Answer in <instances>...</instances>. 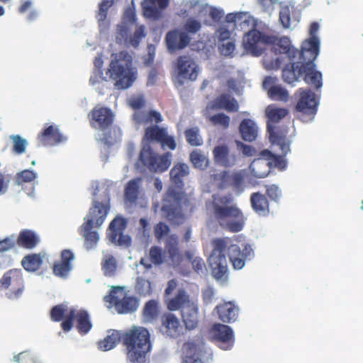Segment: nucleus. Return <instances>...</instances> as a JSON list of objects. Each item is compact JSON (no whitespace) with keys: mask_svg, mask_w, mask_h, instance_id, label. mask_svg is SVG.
Wrapping results in <instances>:
<instances>
[{"mask_svg":"<svg viewBox=\"0 0 363 363\" xmlns=\"http://www.w3.org/2000/svg\"><path fill=\"white\" fill-rule=\"evenodd\" d=\"M280 47V52L282 53H285L288 55L289 58L292 60L296 56H298L299 61L297 62H290V63H296L298 64L300 66L303 65V60L300 57L301 50H298L297 49L294 48L291 44L289 39L288 38H282L279 40L277 43ZM288 65V63L285 65V67Z\"/></svg>","mask_w":363,"mask_h":363,"instance_id":"nucleus-41","label":"nucleus"},{"mask_svg":"<svg viewBox=\"0 0 363 363\" xmlns=\"http://www.w3.org/2000/svg\"><path fill=\"white\" fill-rule=\"evenodd\" d=\"M139 305L140 298L125 294L123 298L118 300L115 309L118 314H132L138 310Z\"/></svg>","mask_w":363,"mask_h":363,"instance_id":"nucleus-28","label":"nucleus"},{"mask_svg":"<svg viewBox=\"0 0 363 363\" xmlns=\"http://www.w3.org/2000/svg\"><path fill=\"white\" fill-rule=\"evenodd\" d=\"M187 143L191 146H201L203 145V139L199 135L198 127L188 128L184 132Z\"/></svg>","mask_w":363,"mask_h":363,"instance_id":"nucleus-47","label":"nucleus"},{"mask_svg":"<svg viewBox=\"0 0 363 363\" xmlns=\"http://www.w3.org/2000/svg\"><path fill=\"white\" fill-rule=\"evenodd\" d=\"M133 117L138 124H147L155 122L157 125L162 121L161 114L156 111H150L147 113L138 111L134 113Z\"/></svg>","mask_w":363,"mask_h":363,"instance_id":"nucleus-37","label":"nucleus"},{"mask_svg":"<svg viewBox=\"0 0 363 363\" xmlns=\"http://www.w3.org/2000/svg\"><path fill=\"white\" fill-rule=\"evenodd\" d=\"M239 131L245 141L252 142L257 138V128L255 123L251 119H243L240 124Z\"/></svg>","mask_w":363,"mask_h":363,"instance_id":"nucleus-33","label":"nucleus"},{"mask_svg":"<svg viewBox=\"0 0 363 363\" xmlns=\"http://www.w3.org/2000/svg\"><path fill=\"white\" fill-rule=\"evenodd\" d=\"M319 29L317 22H313L310 26V38L306 40L301 46L300 57L303 60V65L296 63L288 64L282 69V79L288 83L297 82L303 77L304 82L313 86L316 89H320L322 84V74L315 70L314 60L319 53V39L316 33Z\"/></svg>","mask_w":363,"mask_h":363,"instance_id":"nucleus-1","label":"nucleus"},{"mask_svg":"<svg viewBox=\"0 0 363 363\" xmlns=\"http://www.w3.org/2000/svg\"><path fill=\"white\" fill-rule=\"evenodd\" d=\"M209 333L213 341L223 350H230L235 343L233 328L220 323H215L210 328Z\"/></svg>","mask_w":363,"mask_h":363,"instance_id":"nucleus-15","label":"nucleus"},{"mask_svg":"<svg viewBox=\"0 0 363 363\" xmlns=\"http://www.w3.org/2000/svg\"><path fill=\"white\" fill-rule=\"evenodd\" d=\"M291 11L288 6L281 8L279 11V21L284 28H289L291 25Z\"/></svg>","mask_w":363,"mask_h":363,"instance_id":"nucleus-60","label":"nucleus"},{"mask_svg":"<svg viewBox=\"0 0 363 363\" xmlns=\"http://www.w3.org/2000/svg\"><path fill=\"white\" fill-rule=\"evenodd\" d=\"M172 155L169 152L160 155L150 144H145L140 150L138 164L152 173H163L171 165Z\"/></svg>","mask_w":363,"mask_h":363,"instance_id":"nucleus-7","label":"nucleus"},{"mask_svg":"<svg viewBox=\"0 0 363 363\" xmlns=\"http://www.w3.org/2000/svg\"><path fill=\"white\" fill-rule=\"evenodd\" d=\"M88 118L92 128L104 131L112 125L114 114L106 107L96 106L88 113Z\"/></svg>","mask_w":363,"mask_h":363,"instance_id":"nucleus-17","label":"nucleus"},{"mask_svg":"<svg viewBox=\"0 0 363 363\" xmlns=\"http://www.w3.org/2000/svg\"><path fill=\"white\" fill-rule=\"evenodd\" d=\"M160 333L166 338L176 340L184 334L179 318L172 313H163L160 317Z\"/></svg>","mask_w":363,"mask_h":363,"instance_id":"nucleus-16","label":"nucleus"},{"mask_svg":"<svg viewBox=\"0 0 363 363\" xmlns=\"http://www.w3.org/2000/svg\"><path fill=\"white\" fill-rule=\"evenodd\" d=\"M260 157L266 161L267 167H269V172L273 168L284 170L286 167V161L282 155L273 154L268 150H264L259 153Z\"/></svg>","mask_w":363,"mask_h":363,"instance_id":"nucleus-32","label":"nucleus"},{"mask_svg":"<svg viewBox=\"0 0 363 363\" xmlns=\"http://www.w3.org/2000/svg\"><path fill=\"white\" fill-rule=\"evenodd\" d=\"M182 319L186 330H193L199 325V306L194 302L186 304L181 310Z\"/></svg>","mask_w":363,"mask_h":363,"instance_id":"nucleus-24","label":"nucleus"},{"mask_svg":"<svg viewBox=\"0 0 363 363\" xmlns=\"http://www.w3.org/2000/svg\"><path fill=\"white\" fill-rule=\"evenodd\" d=\"M191 40V38L188 33L177 28L169 30L165 36L167 48L172 53L184 49L190 44Z\"/></svg>","mask_w":363,"mask_h":363,"instance_id":"nucleus-20","label":"nucleus"},{"mask_svg":"<svg viewBox=\"0 0 363 363\" xmlns=\"http://www.w3.org/2000/svg\"><path fill=\"white\" fill-rule=\"evenodd\" d=\"M111 60L103 77L102 67L104 60L101 55L95 57L94 65L96 74L102 80L114 82V86L118 90L127 89L130 87L137 78V70L133 67L132 56L126 51L112 54Z\"/></svg>","mask_w":363,"mask_h":363,"instance_id":"nucleus-3","label":"nucleus"},{"mask_svg":"<svg viewBox=\"0 0 363 363\" xmlns=\"http://www.w3.org/2000/svg\"><path fill=\"white\" fill-rule=\"evenodd\" d=\"M276 40L275 38L265 35L258 30L253 29L244 35L242 45L245 50L252 55L259 56L264 50V45L275 44Z\"/></svg>","mask_w":363,"mask_h":363,"instance_id":"nucleus-12","label":"nucleus"},{"mask_svg":"<svg viewBox=\"0 0 363 363\" xmlns=\"http://www.w3.org/2000/svg\"><path fill=\"white\" fill-rule=\"evenodd\" d=\"M93 228H82L81 234L84 238L85 245L87 250H91L96 246L99 240V234L96 230H92Z\"/></svg>","mask_w":363,"mask_h":363,"instance_id":"nucleus-46","label":"nucleus"},{"mask_svg":"<svg viewBox=\"0 0 363 363\" xmlns=\"http://www.w3.org/2000/svg\"><path fill=\"white\" fill-rule=\"evenodd\" d=\"M16 240L18 246L26 249H33L40 241L38 235L34 231L28 229L22 230Z\"/></svg>","mask_w":363,"mask_h":363,"instance_id":"nucleus-31","label":"nucleus"},{"mask_svg":"<svg viewBox=\"0 0 363 363\" xmlns=\"http://www.w3.org/2000/svg\"><path fill=\"white\" fill-rule=\"evenodd\" d=\"M165 250L169 258V265L179 267L183 262V256L179 252L178 240L174 235L168 237L165 242Z\"/></svg>","mask_w":363,"mask_h":363,"instance_id":"nucleus-27","label":"nucleus"},{"mask_svg":"<svg viewBox=\"0 0 363 363\" xmlns=\"http://www.w3.org/2000/svg\"><path fill=\"white\" fill-rule=\"evenodd\" d=\"M213 250L207 262L213 278L220 285L228 282V268L225 251L227 242L223 238H216L212 241Z\"/></svg>","mask_w":363,"mask_h":363,"instance_id":"nucleus-5","label":"nucleus"},{"mask_svg":"<svg viewBox=\"0 0 363 363\" xmlns=\"http://www.w3.org/2000/svg\"><path fill=\"white\" fill-rule=\"evenodd\" d=\"M269 96L273 100L287 101L289 99V93L282 86L279 85L272 86L268 91Z\"/></svg>","mask_w":363,"mask_h":363,"instance_id":"nucleus-52","label":"nucleus"},{"mask_svg":"<svg viewBox=\"0 0 363 363\" xmlns=\"http://www.w3.org/2000/svg\"><path fill=\"white\" fill-rule=\"evenodd\" d=\"M245 172L244 170L230 172L223 170L211 176L218 189H231L236 194L242 193L245 186Z\"/></svg>","mask_w":363,"mask_h":363,"instance_id":"nucleus-8","label":"nucleus"},{"mask_svg":"<svg viewBox=\"0 0 363 363\" xmlns=\"http://www.w3.org/2000/svg\"><path fill=\"white\" fill-rule=\"evenodd\" d=\"M228 253L234 269L238 270L242 269L246 261H250L255 257V252L248 243L244 244L242 250L238 245H232L228 249Z\"/></svg>","mask_w":363,"mask_h":363,"instance_id":"nucleus-18","label":"nucleus"},{"mask_svg":"<svg viewBox=\"0 0 363 363\" xmlns=\"http://www.w3.org/2000/svg\"><path fill=\"white\" fill-rule=\"evenodd\" d=\"M13 143V152L21 155L26 152L28 142L19 135H12L10 137Z\"/></svg>","mask_w":363,"mask_h":363,"instance_id":"nucleus-55","label":"nucleus"},{"mask_svg":"<svg viewBox=\"0 0 363 363\" xmlns=\"http://www.w3.org/2000/svg\"><path fill=\"white\" fill-rule=\"evenodd\" d=\"M160 313L159 302L155 299L147 301L143 308V320L151 323L155 320Z\"/></svg>","mask_w":363,"mask_h":363,"instance_id":"nucleus-40","label":"nucleus"},{"mask_svg":"<svg viewBox=\"0 0 363 363\" xmlns=\"http://www.w3.org/2000/svg\"><path fill=\"white\" fill-rule=\"evenodd\" d=\"M218 318L226 323H232L235 322L239 315L240 308L233 301L225 302L219 304L215 308Z\"/></svg>","mask_w":363,"mask_h":363,"instance_id":"nucleus-25","label":"nucleus"},{"mask_svg":"<svg viewBox=\"0 0 363 363\" xmlns=\"http://www.w3.org/2000/svg\"><path fill=\"white\" fill-rule=\"evenodd\" d=\"M213 103V107L216 109H225L228 112H237L239 109L237 100L228 94H220Z\"/></svg>","mask_w":363,"mask_h":363,"instance_id":"nucleus-30","label":"nucleus"},{"mask_svg":"<svg viewBox=\"0 0 363 363\" xmlns=\"http://www.w3.org/2000/svg\"><path fill=\"white\" fill-rule=\"evenodd\" d=\"M16 236L11 235L0 239V252L9 251L15 247L16 245Z\"/></svg>","mask_w":363,"mask_h":363,"instance_id":"nucleus-59","label":"nucleus"},{"mask_svg":"<svg viewBox=\"0 0 363 363\" xmlns=\"http://www.w3.org/2000/svg\"><path fill=\"white\" fill-rule=\"evenodd\" d=\"M104 274L106 277H111L116 274L117 269V262L115 257L110 255L101 264Z\"/></svg>","mask_w":363,"mask_h":363,"instance_id":"nucleus-54","label":"nucleus"},{"mask_svg":"<svg viewBox=\"0 0 363 363\" xmlns=\"http://www.w3.org/2000/svg\"><path fill=\"white\" fill-rule=\"evenodd\" d=\"M288 114L289 111L285 108H279L274 105H269L265 110V115L267 118V133L269 134L272 132H277L275 125Z\"/></svg>","mask_w":363,"mask_h":363,"instance_id":"nucleus-26","label":"nucleus"},{"mask_svg":"<svg viewBox=\"0 0 363 363\" xmlns=\"http://www.w3.org/2000/svg\"><path fill=\"white\" fill-rule=\"evenodd\" d=\"M36 178V174L32 170L24 169L16 175V182L18 185L25 183H29L34 181Z\"/></svg>","mask_w":363,"mask_h":363,"instance_id":"nucleus-56","label":"nucleus"},{"mask_svg":"<svg viewBox=\"0 0 363 363\" xmlns=\"http://www.w3.org/2000/svg\"><path fill=\"white\" fill-rule=\"evenodd\" d=\"M191 264L192 265L193 269L198 274H205V272L206 271V264L201 257H195V259L192 260Z\"/></svg>","mask_w":363,"mask_h":363,"instance_id":"nucleus-64","label":"nucleus"},{"mask_svg":"<svg viewBox=\"0 0 363 363\" xmlns=\"http://www.w3.org/2000/svg\"><path fill=\"white\" fill-rule=\"evenodd\" d=\"M210 121L214 125H220L224 129L229 127L230 118L228 116L223 113L214 114L210 117Z\"/></svg>","mask_w":363,"mask_h":363,"instance_id":"nucleus-57","label":"nucleus"},{"mask_svg":"<svg viewBox=\"0 0 363 363\" xmlns=\"http://www.w3.org/2000/svg\"><path fill=\"white\" fill-rule=\"evenodd\" d=\"M233 198L230 194H214L209 208L213 217L221 227H243L246 218L242 211L233 204Z\"/></svg>","mask_w":363,"mask_h":363,"instance_id":"nucleus-4","label":"nucleus"},{"mask_svg":"<svg viewBox=\"0 0 363 363\" xmlns=\"http://www.w3.org/2000/svg\"><path fill=\"white\" fill-rule=\"evenodd\" d=\"M43 263L40 254L31 253L26 255L21 260V265L28 272H35Z\"/></svg>","mask_w":363,"mask_h":363,"instance_id":"nucleus-38","label":"nucleus"},{"mask_svg":"<svg viewBox=\"0 0 363 363\" xmlns=\"http://www.w3.org/2000/svg\"><path fill=\"white\" fill-rule=\"evenodd\" d=\"M66 140L60 133L58 127L55 125H46L37 136L38 145L53 146Z\"/></svg>","mask_w":363,"mask_h":363,"instance_id":"nucleus-21","label":"nucleus"},{"mask_svg":"<svg viewBox=\"0 0 363 363\" xmlns=\"http://www.w3.org/2000/svg\"><path fill=\"white\" fill-rule=\"evenodd\" d=\"M107 234L109 241L113 245L128 248L131 246L132 238L129 235H125L123 230L125 228H108Z\"/></svg>","mask_w":363,"mask_h":363,"instance_id":"nucleus-29","label":"nucleus"},{"mask_svg":"<svg viewBox=\"0 0 363 363\" xmlns=\"http://www.w3.org/2000/svg\"><path fill=\"white\" fill-rule=\"evenodd\" d=\"M182 363H204L213 359V352L203 339L184 345Z\"/></svg>","mask_w":363,"mask_h":363,"instance_id":"nucleus-10","label":"nucleus"},{"mask_svg":"<svg viewBox=\"0 0 363 363\" xmlns=\"http://www.w3.org/2000/svg\"><path fill=\"white\" fill-rule=\"evenodd\" d=\"M135 292L142 297L150 296L152 293L151 282L142 277H138L136 279Z\"/></svg>","mask_w":363,"mask_h":363,"instance_id":"nucleus-45","label":"nucleus"},{"mask_svg":"<svg viewBox=\"0 0 363 363\" xmlns=\"http://www.w3.org/2000/svg\"><path fill=\"white\" fill-rule=\"evenodd\" d=\"M150 260L155 266L162 264L165 261V255L161 247L153 245L149 251Z\"/></svg>","mask_w":363,"mask_h":363,"instance_id":"nucleus-49","label":"nucleus"},{"mask_svg":"<svg viewBox=\"0 0 363 363\" xmlns=\"http://www.w3.org/2000/svg\"><path fill=\"white\" fill-rule=\"evenodd\" d=\"M21 274V270L17 269H11L6 273L2 276V277L0 279V284L1 286L4 289H8L9 286L11 285L12 276H16L18 277Z\"/></svg>","mask_w":363,"mask_h":363,"instance_id":"nucleus-61","label":"nucleus"},{"mask_svg":"<svg viewBox=\"0 0 363 363\" xmlns=\"http://www.w3.org/2000/svg\"><path fill=\"white\" fill-rule=\"evenodd\" d=\"M176 69L179 77L191 81L197 79L199 72L196 62L188 55H181L177 58Z\"/></svg>","mask_w":363,"mask_h":363,"instance_id":"nucleus-19","label":"nucleus"},{"mask_svg":"<svg viewBox=\"0 0 363 363\" xmlns=\"http://www.w3.org/2000/svg\"><path fill=\"white\" fill-rule=\"evenodd\" d=\"M108 333L104 340L99 341V350H111L121 342L127 350L128 363H146L147 354L152 350L150 333L147 328L133 326L125 333L116 330H109Z\"/></svg>","mask_w":363,"mask_h":363,"instance_id":"nucleus-2","label":"nucleus"},{"mask_svg":"<svg viewBox=\"0 0 363 363\" xmlns=\"http://www.w3.org/2000/svg\"><path fill=\"white\" fill-rule=\"evenodd\" d=\"M73 265H67L60 262H55L52 266L53 274L57 277L66 279L69 277V273L73 269Z\"/></svg>","mask_w":363,"mask_h":363,"instance_id":"nucleus-50","label":"nucleus"},{"mask_svg":"<svg viewBox=\"0 0 363 363\" xmlns=\"http://www.w3.org/2000/svg\"><path fill=\"white\" fill-rule=\"evenodd\" d=\"M202 28L201 21L194 17H190L186 20L183 26V33H188L189 36L195 35L199 33Z\"/></svg>","mask_w":363,"mask_h":363,"instance_id":"nucleus-48","label":"nucleus"},{"mask_svg":"<svg viewBox=\"0 0 363 363\" xmlns=\"http://www.w3.org/2000/svg\"><path fill=\"white\" fill-rule=\"evenodd\" d=\"M153 142L160 144L163 149L168 148L174 150L177 147L174 138L168 135L167 129L164 127H160L157 125L146 128L142 140L143 145L146 143L150 145Z\"/></svg>","mask_w":363,"mask_h":363,"instance_id":"nucleus-14","label":"nucleus"},{"mask_svg":"<svg viewBox=\"0 0 363 363\" xmlns=\"http://www.w3.org/2000/svg\"><path fill=\"white\" fill-rule=\"evenodd\" d=\"M189 167L184 163L176 164L170 170L169 175L172 182L182 189L184 186L183 179L189 174Z\"/></svg>","mask_w":363,"mask_h":363,"instance_id":"nucleus-39","label":"nucleus"},{"mask_svg":"<svg viewBox=\"0 0 363 363\" xmlns=\"http://www.w3.org/2000/svg\"><path fill=\"white\" fill-rule=\"evenodd\" d=\"M114 0H101L99 4V9L96 14L99 26L101 28L106 24L109 9L113 5Z\"/></svg>","mask_w":363,"mask_h":363,"instance_id":"nucleus-43","label":"nucleus"},{"mask_svg":"<svg viewBox=\"0 0 363 363\" xmlns=\"http://www.w3.org/2000/svg\"><path fill=\"white\" fill-rule=\"evenodd\" d=\"M213 155L215 162L225 167H233L238 160V155L235 153H230L229 147L226 145L214 147Z\"/></svg>","mask_w":363,"mask_h":363,"instance_id":"nucleus-22","label":"nucleus"},{"mask_svg":"<svg viewBox=\"0 0 363 363\" xmlns=\"http://www.w3.org/2000/svg\"><path fill=\"white\" fill-rule=\"evenodd\" d=\"M298 100L295 109L301 114V119L307 122L311 121L316 114L318 102L315 94L309 89L300 88L298 91Z\"/></svg>","mask_w":363,"mask_h":363,"instance_id":"nucleus-13","label":"nucleus"},{"mask_svg":"<svg viewBox=\"0 0 363 363\" xmlns=\"http://www.w3.org/2000/svg\"><path fill=\"white\" fill-rule=\"evenodd\" d=\"M141 183L140 177L134 178L127 183L124 191V198L127 202L134 203L137 201Z\"/></svg>","mask_w":363,"mask_h":363,"instance_id":"nucleus-34","label":"nucleus"},{"mask_svg":"<svg viewBox=\"0 0 363 363\" xmlns=\"http://www.w3.org/2000/svg\"><path fill=\"white\" fill-rule=\"evenodd\" d=\"M251 205L253 210L261 216H266L269 213V202L264 195L256 192L251 194Z\"/></svg>","mask_w":363,"mask_h":363,"instance_id":"nucleus-35","label":"nucleus"},{"mask_svg":"<svg viewBox=\"0 0 363 363\" xmlns=\"http://www.w3.org/2000/svg\"><path fill=\"white\" fill-rule=\"evenodd\" d=\"M145 36V28L143 26H141L136 28L134 32L133 36L130 38V44L136 48L138 46L140 40Z\"/></svg>","mask_w":363,"mask_h":363,"instance_id":"nucleus-63","label":"nucleus"},{"mask_svg":"<svg viewBox=\"0 0 363 363\" xmlns=\"http://www.w3.org/2000/svg\"><path fill=\"white\" fill-rule=\"evenodd\" d=\"M250 169L252 175L256 178H264L269 173V167H267V163L259 155V157L255 158L250 165Z\"/></svg>","mask_w":363,"mask_h":363,"instance_id":"nucleus-42","label":"nucleus"},{"mask_svg":"<svg viewBox=\"0 0 363 363\" xmlns=\"http://www.w3.org/2000/svg\"><path fill=\"white\" fill-rule=\"evenodd\" d=\"M74 321H76V328L81 335H86L92 328L93 325L89 312L84 309L77 312L76 308L72 307L61 323V327L64 332L70 331L74 326Z\"/></svg>","mask_w":363,"mask_h":363,"instance_id":"nucleus-9","label":"nucleus"},{"mask_svg":"<svg viewBox=\"0 0 363 363\" xmlns=\"http://www.w3.org/2000/svg\"><path fill=\"white\" fill-rule=\"evenodd\" d=\"M169 4V0H144L141 4L143 15L147 18L157 20Z\"/></svg>","mask_w":363,"mask_h":363,"instance_id":"nucleus-23","label":"nucleus"},{"mask_svg":"<svg viewBox=\"0 0 363 363\" xmlns=\"http://www.w3.org/2000/svg\"><path fill=\"white\" fill-rule=\"evenodd\" d=\"M191 302L186 291L183 289H180L174 297L167 301V306L169 311H174L179 309L182 310L186 304Z\"/></svg>","mask_w":363,"mask_h":363,"instance_id":"nucleus-36","label":"nucleus"},{"mask_svg":"<svg viewBox=\"0 0 363 363\" xmlns=\"http://www.w3.org/2000/svg\"><path fill=\"white\" fill-rule=\"evenodd\" d=\"M269 135L271 143L279 145L284 156L290 151V144L286 136L279 134L278 132H272Z\"/></svg>","mask_w":363,"mask_h":363,"instance_id":"nucleus-44","label":"nucleus"},{"mask_svg":"<svg viewBox=\"0 0 363 363\" xmlns=\"http://www.w3.org/2000/svg\"><path fill=\"white\" fill-rule=\"evenodd\" d=\"M262 62L266 69L277 70L281 67V60L279 57L272 58L269 56L265 55L262 60Z\"/></svg>","mask_w":363,"mask_h":363,"instance_id":"nucleus-58","label":"nucleus"},{"mask_svg":"<svg viewBox=\"0 0 363 363\" xmlns=\"http://www.w3.org/2000/svg\"><path fill=\"white\" fill-rule=\"evenodd\" d=\"M75 259V255L70 249L62 250L60 252V260L59 262L67 265H72V262Z\"/></svg>","mask_w":363,"mask_h":363,"instance_id":"nucleus-62","label":"nucleus"},{"mask_svg":"<svg viewBox=\"0 0 363 363\" xmlns=\"http://www.w3.org/2000/svg\"><path fill=\"white\" fill-rule=\"evenodd\" d=\"M109 211L110 198L106 191L104 192V199L101 201L96 200L93 201L82 227H100L104 223Z\"/></svg>","mask_w":363,"mask_h":363,"instance_id":"nucleus-11","label":"nucleus"},{"mask_svg":"<svg viewBox=\"0 0 363 363\" xmlns=\"http://www.w3.org/2000/svg\"><path fill=\"white\" fill-rule=\"evenodd\" d=\"M67 311V305L64 303L54 306L50 310V318L55 322L63 321L65 318Z\"/></svg>","mask_w":363,"mask_h":363,"instance_id":"nucleus-53","label":"nucleus"},{"mask_svg":"<svg viewBox=\"0 0 363 363\" xmlns=\"http://www.w3.org/2000/svg\"><path fill=\"white\" fill-rule=\"evenodd\" d=\"M187 201L184 191L174 187L168 189L162 200V211L172 225H179L184 222L186 218L182 212V206Z\"/></svg>","mask_w":363,"mask_h":363,"instance_id":"nucleus-6","label":"nucleus"},{"mask_svg":"<svg viewBox=\"0 0 363 363\" xmlns=\"http://www.w3.org/2000/svg\"><path fill=\"white\" fill-rule=\"evenodd\" d=\"M190 160L194 167L204 169L208 165V158L199 150H194L190 154Z\"/></svg>","mask_w":363,"mask_h":363,"instance_id":"nucleus-51","label":"nucleus"}]
</instances>
